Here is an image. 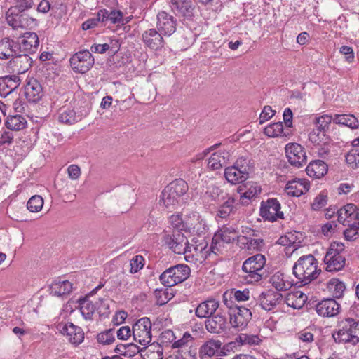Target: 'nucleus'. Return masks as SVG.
<instances>
[{
    "label": "nucleus",
    "mask_w": 359,
    "mask_h": 359,
    "mask_svg": "<svg viewBox=\"0 0 359 359\" xmlns=\"http://www.w3.org/2000/svg\"><path fill=\"white\" fill-rule=\"evenodd\" d=\"M188 184L182 179H178L167 185L160 196V205L168 210H174L185 203L184 196L188 191Z\"/></svg>",
    "instance_id": "1"
},
{
    "label": "nucleus",
    "mask_w": 359,
    "mask_h": 359,
    "mask_svg": "<svg viewBox=\"0 0 359 359\" xmlns=\"http://www.w3.org/2000/svg\"><path fill=\"white\" fill-rule=\"evenodd\" d=\"M318 261L312 255L302 256L293 266V274L299 282L305 285L316 279L320 273Z\"/></svg>",
    "instance_id": "2"
},
{
    "label": "nucleus",
    "mask_w": 359,
    "mask_h": 359,
    "mask_svg": "<svg viewBox=\"0 0 359 359\" xmlns=\"http://www.w3.org/2000/svg\"><path fill=\"white\" fill-rule=\"evenodd\" d=\"M335 341L355 345L359 342V320L345 318L338 323V330L333 334Z\"/></svg>",
    "instance_id": "3"
},
{
    "label": "nucleus",
    "mask_w": 359,
    "mask_h": 359,
    "mask_svg": "<svg viewBox=\"0 0 359 359\" xmlns=\"http://www.w3.org/2000/svg\"><path fill=\"white\" fill-rule=\"evenodd\" d=\"M103 286L104 284H100L85 297L80 298L77 300L80 311L86 320H91L95 311H97L100 313H104L105 311L109 309V305L104 303L103 299L99 298L95 301L90 299V297Z\"/></svg>",
    "instance_id": "4"
},
{
    "label": "nucleus",
    "mask_w": 359,
    "mask_h": 359,
    "mask_svg": "<svg viewBox=\"0 0 359 359\" xmlns=\"http://www.w3.org/2000/svg\"><path fill=\"white\" fill-rule=\"evenodd\" d=\"M266 259L264 255L257 254L247 259L243 264L242 269L246 273L245 280L249 283H255L262 280L264 272Z\"/></svg>",
    "instance_id": "5"
},
{
    "label": "nucleus",
    "mask_w": 359,
    "mask_h": 359,
    "mask_svg": "<svg viewBox=\"0 0 359 359\" xmlns=\"http://www.w3.org/2000/svg\"><path fill=\"white\" fill-rule=\"evenodd\" d=\"M344 251L342 243H332L324 257L327 271H338L344 267L346 259L341 254Z\"/></svg>",
    "instance_id": "6"
},
{
    "label": "nucleus",
    "mask_w": 359,
    "mask_h": 359,
    "mask_svg": "<svg viewBox=\"0 0 359 359\" xmlns=\"http://www.w3.org/2000/svg\"><path fill=\"white\" fill-rule=\"evenodd\" d=\"M190 269L186 264H177L166 269L160 276L161 283L167 287H172L186 280L190 275Z\"/></svg>",
    "instance_id": "7"
},
{
    "label": "nucleus",
    "mask_w": 359,
    "mask_h": 359,
    "mask_svg": "<svg viewBox=\"0 0 359 359\" xmlns=\"http://www.w3.org/2000/svg\"><path fill=\"white\" fill-rule=\"evenodd\" d=\"M151 322L147 317L139 319L133 326V336L135 341L145 346L151 341Z\"/></svg>",
    "instance_id": "8"
},
{
    "label": "nucleus",
    "mask_w": 359,
    "mask_h": 359,
    "mask_svg": "<svg viewBox=\"0 0 359 359\" xmlns=\"http://www.w3.org/2000/svg\"><path fill=\"white\" fill-rule=\"evenodd\" d=\"M246 163V159L237 160L235 165L228 167L224 170L226 180L231 184H239L245 181L249 177V168Z\"/></svg>",
    "instance_id": "9"
},
{
    "label": "nucleus",
    "mask_w": 359,
    "mask_h": 359,
    "mask_svg": "<svg viewBox=\"0 0 359 359\" xmlns=\"http://www.w3.org/2000/svg\"><path fill=\"white\" fill-rule=\"evenodd\" d=\"M69 62L75 72L84 74L92 68L95 60L89 50H84L74 54Z\"/></svg>",
    "instance_id": "10"
},
{
    "label": "nucleus",
    "mask_w": 359,
    "mask_h": 359,
    "mask_svg": "<svg viewBox=\"0 0 359 359\" xmlns=\"http://www.w3.org/2000/svg\"><path fill=\"white\" fill-rule=\"evenodd\" d=\"M57 329L69 343L76 346L83 341L84 332L82 328L72 323H60L57 325Z\"/></svg>",
    "instance_id": "11"
},
{
    "label": "nucleus",
    "mask_w": 359,
    "mask_h": 359,
    "mask_svg": "<svg viewBox=\"0 0 359 359\" xmlns=\"http://www.w3.org/2000/svg\"><path fill=\"white\" fill-rule=\"evenodd\" d=\"M238 238V231L233 227H223L212 238L211 251L216 254L224 243H231Z\"/></svg>",
    "instance_id": "12"
},
{
    "label": "nucleus",
    "mask_w": 359,
    "mask_h": 359,
    "mask_svg": "<svg viewBox=\"0 0 359 359\" xmlns=\"http://www.w3.org/2000/svg\"><path fill=\"white\" fill-rule=\"evenodd\" d=\"M288 162L293 166L301 168L306 165L307 157L304 148L297 143H290L285 147Z\"/></svg>",
    "instance_id": "13"
},
{
    "label": "nucleus",
    "mask_w": 359,
    "mask_h": 359,
    "mask_svg": "<svg viewBox=\"0 0 359 359\" xmlns=\"http://www.w3.org/2000/svg\"><path fill=\"white\" fill-rule=\"evenodd\" d=\"M260 215L269 222H275L283 218V212L280 211V204L276 198H269L263 202L260 208Z\"/></svg>",
    "instance_id": "14"
},
{
    "label": "nucleus",
    "mask_w": 359,
    "mask_h": 359,
    "mask_svg": "<svg viewBox=\"0 0 359 359\" xmlns=\"http://www.w3.org/2000/svg\"><path fill=\"white\" fill-rule=\"evenodd\" d=\"M229 314L231 325L233 327L238 330L244 329L252 318V313L250 309L238 306L229 311Z\"/></svg>",
    "instance_id": "15"
},
{
    "label": "nucleus",
    "mask_w": 359,
    "mask_h": 359,
    "mask_svg": "<svg viewBox=\"0 0 359 359\" xmlns=\"http://www.w3.org/2000/svg\"><path fill=\"white\" fill-rule=\"evenodd\" d=\"M165 243L176 254H184L188 245L187 238L182 232L177 231L172 234L164 236Z\"/></svg>",
    "instance_id": "16"
},
{
    "label": "nucleus",
    "mask_w": 359,
    "mask_h": 359,
    "mask_svg": "<svg viewBox=\"0 0 359 359\" xmlns=\"http://www.w3.org/2000/svg\"><path fill=\"white\" fill-rule=\"evenodd\" d=\"M211 247L208 248L207 245L200 244L197 245H190L188 243L186 252H184V259L188 262H203L206 258Z\"/></svg>",
    "instance_id": "17"
},
{
    "label": "nucleus",
    "mask_w": 359,
    "mask_h": 359,
    "mask_svg": "<svg viewBox=\"0 0 359 359\" xmlns=\"http://www.w3.org/2000/svg\"><path fill=\"white\" fill-rule=\"evenodd\" d=\"M32 58L27 53L18 54L13 56L9 61L8 67L13 73L17 74H24L29 69L32 65Z\"/></svg>",
    "instance_id": "18"
},
{
    "label": "nucleus",
    "mask_w": 359,
    "mask_h": 359,
    "mask_svg": "<svg viewBox=\"0 0 359 359\" xmlns=\"http://www.w3.org/2000/svg\"><path fill=\"white\" fill-rule=\"evenodd\" d=\"M185 230L197 234L205 233L207 226L204 219L196 212L187 213L184 217Z\"/></svg>",
    "instance_id": "19"
},
{
    "label": "nucleus",
    "mask_w": 359,
    "mask_h": 359,
    "mask_svg": "<svg viewBox=\"0 0 359 359\" xmlns=\"http://www.w3.org/2000/svg\"><path fill=\"white\" fill-rule=\"evenodd\" d=\"M157 20V27L161 34L170 36L176 31L177 20L165 11L159 12Z\"/></svg>",
    "instance_id": "20"
},
{
    "label": "nucleus",
    "mask_w": 359,
    "mask_h": 359,
    "mask_svg": "<svg viewBox=\"0 0 359 359\" xmlns=\"http://www.w3.org/2000/svg\"><path fill=\"white\" fill-rule=\"evenodd\" d=\"M7 23L14 29L26 28L35 22V20L25 14H15L12 8L6 14Z\"/></svg>",
    "instance_id": "21"
},
{
    "label": "nucleus",
    "mask_w": 359,
    "mask_h": 359,
    "mask_svg": "<svg viewBox=\"0 0 359 359\" xmlns=\"http://www.w3.org/2000/svg\"><path fill=\"white\" fill-rule=\"evenodd\" d=\"M39 45L38 35L35 32H26L18 44V50L24 53H35Z\"/></svg>",
    "instance_id": "22"
},
{
    "label": "nucleus",
    "mask_w": 359,
    "mask_h": 359,
    "mask_svg": "<svg viewBox=\"0 0 359 359\" xmlns=\"http://www.w3.org/2000/svg\"><path fill=\"white\" fill-rule=\"evenodd\" d=\"M337 217L344 225L359 221V208L353 203L346 204L337 210Z\"/></svg>",
    "instance_id": "23"
},
{
    "label": "nucleus",
    "mask_w": 359,
    "mask_h": 359,
    "mask_svg": "<svg viewBox=\"0 0 359 359\" xmlns=\"http://www.w3.org/2000/svg\"><path fill=\"white\" fill-rule=\"evenodd\" d=\"M219 303L214 298L208 299L200 303L196 309L195 313L198 318H209L219 309Z\"/></svg>",
    "instance_id": "24"
},
{
    "label": "nucleus",
    "mask_w": 359,
    "mask_h": 359,
    "mask_svg": "<svg viewBox=\"0 0 359 359\" xmlns=\"http://www.w3.org/2000/svg\"><path fill=\"white\" fill-rule=\"evenodd\" d=\"M281 298V294L269 290L261 293L259 302L263 309L271 311L280 302Z\"/></svg>",
    "instance_id": "25"
},
{
    "label": "nucleus",
    "mask_w": 359,
    "mask_h": 359,
    "mask_svg": "<svg viewBox=\"0 0 359 359\" xmlns=\"http://www.w3.org/2000/svg\"><path fill=\"white\" fill-rule=\"evenodd\" d=\"M340 306L334 299L322 300L316 306L318 315L324 317L334 316L339 312Z\"/></svg>",
    "instance_id": "26"
},
{
    "label": "nucleus",
    "mask_w": 359,
    "mask_h": 359,
    "mask_svg": "<svg viewBox=\"0 0 359 359\" xmlns=\"http://www.w3.org/2000/svg\"><path fill=\"white\" fill-rule=\"evenodd\" d=\"M226 318L221 312L208 318L205 322L207 330L214 334H220L224 332L226 327Z\"/></svg>",
    "instance_id": "27"
},
{
    "label": "nucleus",
    "mask_w": 359,
    "mask_h": 359,
    "mask_svg": "<svg viewBox=\"0 0 359 359\" xmlns=\"http://www.w3.org/2000/svg\"><path fill=\"white\" fill-rule=\"evenodd\" d=\"M25 95L29 102L39 101L43 95L41 83L36 79H29L25 87Z\"/></svg>",
    "instance_id": "28"
},
{
    "label": "nucleus",
    "mask_w": 359,
    "mask_h": 359,
    "mask_svg": "<svg viewBox=\"0 0 359 359\" xmlns=\"http://www.w3.org/2000/svg\"><path fill=\"white\" fill-rule=\"evenodd\" d=\"M310 184L305 179H294L289 181L285 186V191L289 196L299 197L308 191Z\"/></svg>",
    "instance_id": "29"
},
{
    "label": "nucleus",
    "mask_w": 359,
    "mask_h": 359,
    "mask_svg": "<svg viewBox=\"0 0 359 359\" xmlns=\"http://www.w3.org/2000/svg\"><path fill=\"white\" fill-rule=\"evenodd\" d=\"M145 44L151 49L158 50L164 46L162 34L155 29L145 31L142 34Z\"/></svg>",
    "instance_id": "30"
},
{
    "label": "nucleus",
    "mask_w": 359,
    "mask_h": 359,
    "mask_svg": "<svg viewBox=\"0 0 359 359\" xmlns=\"http://www.w3.org/2000/svg\"><path fill=\"white\" fill-rule=\"evenodd\" d=\"M20 85V78L17 75L5 76L0 78V95L6 97Z\"/></svg>",
    "instance_id": "31"
},
{
    "label": "nucleus",
    "mask_w": 359,
    "mask_h": 359,
    "mask_svg": "<svg viewBox=\"0 0 359 359\" xmlns=\"http://www.w3.org/2000/svg\"><path fill=\"white\" fill-rule=\"evenodd\" d=\"M18 51V44L13 40L4 38L0 41V59H11Z\"/></svg>",
    "instance_id": "32"
},
{
    "label": "nucleus",
    "mask_w": 359,
    "mask_h": 359,
    "mask_svg": "<svg viewBox=\"0 0 359 359\" xmlns=\"http://www.w3.org/2000/svg\"><path fill=\"white\" fill-rule=\"evenodd\" d=\"M238 192L241 194L242 204L248 203L244 199L250 200L261 192L260 187L254 182H247L238 187Z\"/></svg>",
    "instance_id": "33"
},
{
    "label": "nucleus",
    "mask_w": 359,
    "mask_h": 359,
    "mask_svg": "<svg viewBox=\"0 0 359 359\" xmlns=\"http://www.w3.org/2000/svg\"><path fill=\"white\" fill-rule=\"evenodd\" d=\"M229 156V153L226 151H215L209 157L208 167L212 170L221 169L226 165Z\"/></svg>",
    "instance_id": "34"
},
{
    "label": "nucleus",
    "mask_w": 359,
    "mask_h": 359,
    "mask_svg": "<svg viewBox=\"0 0 359 359\" xmlns=\"http://www.w3.org/2000/svg\"><path fill=\"white\" fill-rule=\"evenodd\" d=\"M306 171L311 177L319 179L327 173V165L321 160L313 161L307 165Z\"/></svg>",
    "instance_id": "35"
},
{
    "label": "nucleus",
    "mask_w": 359,
    "mask_h": 359,
    "mask_svg": "<svg viewBox=\"0 0 359 359\" xmlns=\"http://www.w3.org/2000/svg\"><path fill=\"white\" fill-rule=\"evenodd\" d=\"M222 342L219 340L210 339L205 341L199 349L201 358H211L220 349Z\"/></svg>",
    "instance_id": "36"
},
{
    "label": "nucleus",
    "mask_w": 359,
    "mask_h": 359,
    "mask_svg": "<svg viewBox=\"0 0 359 359\" xmlns=\"http://www.w3.org/2000/svg\"><path fill=\"white\" fill-rule=\"evenodd\" d=\"M306 295L301 291H295L290 292L285 297V303L287 306L294 309H299L304 305L306 302Z\"/></svg>",
    "instance_id": "37"
},
{
    "label": "nucleus",
    "mask_w": 359,
    "mask_h": 359,
    "mask_svg": "<svg viewBox=\"0 0 359 359\" xmlns=\"http://www.w3.org/2000/svg\"><path fill=\"white\" fill-rule=\"evenodd\" d=\"M72 285L68 280L55 281L50 286V294L53 296L61 297L72 292Z\"/></svg>",
    "instance_id": "38"
},
{
    "label": "nucleus",
    "mask_w": 359,
    "mask_h": 359,
    "mask_svg": "<svg viewBox=\"0 0 359 359\" xmlns=\"http://www.w3.org/2000/svg\"><path fill=\"white\" fill-rule=\"evenodd\" d=\"M270 283L278 290H287L291 288L292 283L288 280L285 275L278 271L274 273L270 278Z\"/></svg>",
    "instance_id": "39"
},
{
    "label": "nucleus",
    "mask_w": 359,
    "mask_h": 359,
    "mask_svg": "<svg viewBox=\"0 0 359 359\" xmlns=\"http://www.w3.org/2000/svg\"><path fill=\"white\" fill-rule=\"evenodd\" d=\"M6 126L10 130L19 131L27 126V121L21 115H10L7 117Z\"/></svg>",
    "instance_id": "40"
},
{
    "label": "nucleus",
    "mask_w": 359,
    "mask_h": 359,
    "mask_svg": "<svg viewBox=\"0 0 359 359\" xmlns=\"http://www.w3.org/2000/svg\"><path fill=\"white\" fill-rule=\"evenodd\" d=\"M328 291L334 298H341L343 297L346 290L345 284L339 279L332 278L327 284Z\"/></svg>",
    "instance_id": "41"
},
{
    "label": "nucleus",
    "mask_w": 359,
    "mask_h": 359,
    "mask_svg": "<svg viewBox=\"0 0 359 359\" xmlns=\"http://www.w3.org/2000/svg\"><path fill=\"white\" fill-rule=\"evenodd\" d=\"M99 15L102 17L101 18L102 22L109 20L113 24L121 22L123 17V14L121 11L111 10L109 11L106 9L100 10Z\"/></svg>",
    "instance_id": "42"
},
{
    "label": "nucleus",
    "mask_w": 359,
    "mask_h": 359,
    "mask_svg": "<svg viewBox=\"0 0 359 359\" xmlns=\"http://www.w3.org/2000/svg\"><path fill=\"white\" fill-rule=\"evenodd\" d=\"M266 135L270 137L287 136L290 134L288 131H284L282 122L271 123L264 130Z\"/></svg>",
    "instance_id": "43"
},
{
    "label": "nucleus",
    "mask_w": 359,
    "mask_h": 359,
    "mask_svg": "<svg viewBox=\"0 0 359 359\" xmlns=\"http://www.w3.org/2000/svg\"><path fill=\"white\" fill-rule=\"evenodd\" d=\"M235 199L228 196L226 200L218 208L217 216L224 219L228 217L235 210Z\"/></svg>",
    "instance_id": "44"
},
{
    "label": "nucleus",
    "mask_w": 359,
    "mask_h": 359,
    "mask_svg": "<svg viewBox=\"0 0 359 359\" xmlns=\"http://www.w3.org/2000/svg\"><path fill=\"white\" fill-rule=\"evenodd\" d=\"M333 121L337 124L348 126L352 129L358 128L359 126L358 119L351 114H336Z\"/></svg>",
    "instance_id": "45"
},
{
    "label": "nucleus",
    "mask_w": 359,
    "mask_h": 359,
    "mask_svg": "<svg viewBox=\"0 0 359 359\" xmlns=\"http://www.w3.org/2000/svg\"><path fill=\"white\" fill-rule=\"evenodd\" d=\"M172 8L178 13L185 15L191 9V0H171Z\"/></svg>",
    "instance_id": "46"
},
{
    "label": "nucleus",
    "mask_w": 359,
    "mask_h": 359,
    "mask_svg": "<svg viewBox=\"0 0 359 359\" xmlns=\"http://www.w3.org/2000/svg\"><path fill=\"white\" fill-rule=\"evenodd\" d=\"M156 304L159 306L165 304L173 297V294L169 292L168 289H156L154 293Z\"/></svg>",
    "instance_id": "47"
},
{
    "label": "nucleus",
    "mask_w": 359,
    "mask_h": 359,
    "mask_svg": "<svg viewBox=\"0 0 359 359\" xmlns=\"http://www.w3.org/2000/svg\"><path fill=\"white\" fill-rule=\"evenodd\" d=\"M58 120L66 124H73L76 121V113L70 109H60Z\"/></svg>",
    "instance_id": "48"
},
{
    "label": "nucleus",
    "mask_w": 359,
    "mask_h": 359,
    "mask_svg": "<svg viewBox=\"0 0 359 359\" xmlns=\"http://www.w3.org/2000/svg\"><path fill=\"white\" fill-rule=\"evenodd\" d=\"M345 225H348V228L344 232L346 239L348 241L356 239L359 236V221L353 222Z\"/></svg>",
    "instance_id": "49"
},
{
    "label": "nucleus",
    "mask_w": 359,
    "mask_h": 359,
    "mask_svg": "<svg viewBox=\"0 0 359 359\" xmlns=\"http://www.w3.org/2000/svg\"><path fill=\"white\" fill-rule=\"evenodd\" d=\"M43 205V199L41 196H32L27 203V209L32 212H38Z\"/></svg>",
    "instance_id": "50"
},
{
    "label": "nucleus",
    "mask_w": 359,
    "mask_h": 359,
    "mask_svg": "<svg viewBox=\"0 0 359 359\" xmlns=\"http://www.w3.org/2000/svg\"><path fill=\"white\" fill-rule=\"evenodd\" d=\"M346 163L353 169L359 168V148L352 149L346 156Z\"/></svg>",
    "instance_id": "51"
},
{
    "label": "nucleus",
    "mask_w": 359,
    "mask_h": 359,
    "mask_svg": "<svg viewBox=\"0 0 359 359\" xmlns=\"http://www.w3.org/2000/svg\"><path fill=\"white\" fill-rule=\"evenodd\" d=\"M97 339L100 344L103 345H109L112 344L115 341L113 330L109 329L98 334Z\"/></svg>",
    "instance_id": "52"
},
{
    "label": "nucleus",
    "mask_w": 359,
    "mask_h": 359,
    "mask_svg": "<svg viewBox=\"0 0 359 359\" xmlns=\"http://www.w3.org/2000/svg\"><path fill=\"white\" fill-rule=\"evenodd\" d=\"M239 338L241 344L243 345L255 346L262 341V339L256 334H241Z\"/></svg>",
    "instance_id": "53"
},
{
    "label": "nucleus",
    "mask_w": 359,
    "mask_h": 359,
    "mask_svg": "<svg viewBox=\"0 0 359 359\" xmlns=\"http://www.w3.org/2000/svg\"><path fill=\"white\" fill-rule=\"evenodd\" d=\"M194 338L189 332H185L183 335V337L175 341L172 344V348H183L186 347H189L191 346V344L193 343Z\"/></svg>",
    "instance_id": "54"
},
{
    "label": "nucleus",
    "mask_w": 359,
    "mask_h": 359,
    "mask_svg": "<svg viewBox=\"0 0 359 359\" xmlns=\"http://www.w3.org/2000/svg\"><path fill=\"white\" fill-rule=\"evenodd\" d=\"M333 118H334L327 114H324L316 118L315 123L317 128L319 129V130L324 131L325 129L328 127L332 121H333Z\"/></svg>",
    "instance_id": "55"
},
{
    "label": "nucleus",
    "mask_w": 359,
    "mask_h": 359,
    "mask_svg": "<svg viewBox=\"0 0 359 359\" xmlns=\"http://www.w3.org/2000/svg\"><path fill=\"white\" fill-rule=\"evenodd\" d=\"M241 239L245 241V243H243L247 245L248 250H259L264 244L262 239L249 238L245 236H243Z\"/></svg>",
    "instance_id": "56"
},
{
    "label": "nucleus",
    "mask_w": 359,
    "mask_h": 359,
    "mask_svg": "<svg viewBox=\"0 0 359 359\" xmlns=\"http://www.w3.org/2000/svg\"><path fill=\"white\" fill-rule=\"evenodd\" d=\"M20 12H23L33 7L34 0H11Z\"/></svg>",
    "instance_id": "57"
},
{
    "label": "nucleus",
    "mask_w": 359,
    "mask_h": 359,
    "mask_svg": "<svg viewBox=\"0 0 359 359\" xmlns=\"http://www.w3.org/2000/svg\"><path fill=\"white\" fill-rule=\"evenodd\" d=\"M278 243L283 246H293L294 248L299 246V245L296 243L294 235L292 233L280 237L278 240Z\"/></svg>",
    "instance_id": "58"
},
{
    "label": "nucleus",
    "mask_w": 359,
    "mask_h": 359,
    "mask_svg": "<svg viewBox=\"0 0 359 359\" xmlns=\"http://www.w3.org/2000/svg\"><path fill=\"white\" fill-rule=\"evenodd\" d=\"M231 291L233 299L238 302H245L250 299V292L248 289H245L243 290L232 289Z\"/></svg>",
    "instance_id": "59"
},
{
    "label": "nucleus",
    "mask_w": 359,
    "mask_h": 359,
    "mask_svg": "<svg viewBox=\"0 0 359 359\" xmlns=\"http://www.w3.org/2000/svg\"><path fill=\"white\" fill-rule=\"evenodd\" d=\"M170 224L178 230H185L184 219L180 215H172L169 218Z\"/></svg>",
    "instance_id": "60"
},
{
    "label": "nucleus",
    "mask_w": 359,
    "mask_h": 359,
    "mask_svg": "<svg viewBox=\"0 0 359 359\" xmlns=\"http://www.w3.org/2000/svg\"><path fill=\"white\" fill-rule=\"evenodd\" d=\"M327 201V196L322 193L320 194L315 198L313 203L311 204L312 209L314 210H320L321 208H323V207H325L326 205Z\"/></svg>",
    "instance_id": "61"
},
{
    "label": "nucleus",
    "mask_w": 359,
    "mask_h": 359,
    "mask_svg": "<svg viewBox=\"0 0 359 359\" xmlns=\"http://www.w3.org/2000/svg\"><path fill=\"white\" fill-rule=\"evenodd\" d=\"M324 137V131L319 130L318 128L316 130H313V131L311 132L309 135V140L316 145H320Z\"/></svg>",
    "instance_id": "62"
},
{
    "label": "nucleus",
    "mask_w": 359,
    "mask_h": 359,
    "mask_svg": "<svg viewBox=\"0 0 359 359\" xmlns=\"http://www.w3.org/2000/svg\"><path fill=\"white\" fill-rule=\"evenodd\" d=\"M101 15H99V12L97 13V15L94 18H90L85 21L82 24V28L83 30H88L99 25V23L102 22Z\"/></svg>",
    "instance_id": "63"
},
{
    "label": "nucleus",
    "mask_w": 359,
    "mask_h": 359,
    "mask_svg": "<svg viewBox=\"0 0 359 359\" xmlns=\"http://www.w3.org/2000/svg\"><path fill=\"white\" fill-rule=\"evenodd\" d=\"M144 258L141 255L134 257L130 261V272L133 273H137L141 269L143 266Z\"/></svg>",
    "instance_id": "64"
}]
</instances>
